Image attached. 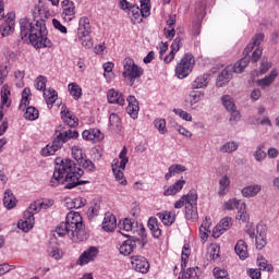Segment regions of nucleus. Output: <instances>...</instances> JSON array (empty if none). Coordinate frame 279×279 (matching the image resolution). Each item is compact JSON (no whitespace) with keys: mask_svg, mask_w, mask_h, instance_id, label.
Listing matches in <instances>:
<instances>
[{"mask_svg":"<svg viewBox=\"0 0 279 279\" xmlns=\"http://www.w3.org/2000/svg\"><path fill=\"white\" fill-rule=\"evenodd\" d=\"M32 22L28 19L20 20V35L22 40L29 38L31 45H34L37 49L46 47L51 49L53 43L47 37L49 31H47V24L45 23L51 16V13L48 10L41 9L40 5H35L32 9Z\"/></svg>","mask_w":279,"mask_h":279,"instance_id":"1","label":"nucleus"},{"mask_svg":"<svg viewBox=\"0 0 279 279\" xmlns=\"http://www.w3.org/2000/svg\"><path fill=\"white\" fill-rule=\"evenodd\" d=\"M84 175V170L75 166V161L71 159H62L58 157L54 160V171L50 180V186L65 184L64 189H75L81 184H88V181L80 180Z\"/></svg>","mask_w":279,"mask_h":279,"instance_id":"2","label":"nucleus"},{"mask_svg":"<svg viewBox=\"0 0 279 279\" xmlns=\"http://www.w3.org/2000/svg\"><path fill=\"white\" fill-rule=\"evenodd\" d=\"M56 233L58 236H64L68 234L74 243L86 241L88 235L82 221V216L77 211H70L66 215L65 222H61L57 229Z\"/></svg>","mask_w":279,"mask_h":279,"instance_id":"3","label":"nucleus"},{"mask_svg":"<svg viewBox=\"0 0 279 279\" xmlns=\"http://www.w3.org/2000/svg\"><path fill=\"white\" fill-rule=\"evenodd\" d=\"M43 208L44 210H47V208H49V204L43 203L40 201L32 203L28 209L24 211L23 219L17 222V228L23 230V232H29V230L34 228V223L36 221L34 218V213H40Z\"/></svg>","mask_w":279,"mask_h":279,"instance_id":"4","label":"nucleus"},{"mask_svg":"<svg viewBox=\"0 0 279 279\" xmlns=\"http://www.w3.org/2000/svg\"><path fill=\"white\" fill-rule=\"evenodd\" d=\"M77 136H80V133H77V131L72 130L59 133V135L52 141V143L48 144L46 147L41 149V156H53L56 151L62 149V145H64V143L71 141V138H77Z\"/></svg>","mask_w":279,"mask_h":279,"instance_id":"5","label":"nucleus"},{"mask_svg":"<svg viewBox=\"0 0 279 279\" xmlns=\"http://www.w3.org/2000/svg\"><path fill=\"white\" fill-rule=\"evenodd\" d=\"M119 159H114L111 163L112 171L114 174V179L121 184L122 186H128V180L125 179V175L123 174V170H125V165L129 162L128 158V148H123L119 155Z\"/></svg>","mask_w":279,"mask_h":279,"instance_id":"6","label":"nucleus"},{"mask_svg":"<svg viewBox=\"0 0 279 279\" xmlns=\"http://www.w3.org/2000/svg\"><path fill=\"white\" fill-rule=\"evenodd\" d=\"M122 76L126 80L128 86H134V83L144 73L143 68L138 66L132 58H125L123 63Z\"/></svg>","mask_w":279,"mask_h":279,"instance_id":"7","label":"nucleus"},{"mask_svg":"<svg viewBox=\"0 0 279 279\" xmlns=\"http://www.w3.org/2000/svg\"><path fill=\"white\" fill-rule=\"evenodd\" d=\"M195 64V58L191 53H185L181 61L177 64L175 75L179 80H184L189 77V74L193 71V65Z\"/></svg>","mask_w":279,"mask_h":279,"instance_id":"8","label":"nucleus"},{"mask_svg":"<svg viewBox=\"0 0 279 279\" xmlns=\"http://www.w3.org/2000/svg\"><path fill=\"white\" fill-rule=\"evenodd\" d=\"M260 56H263V48L258 47L253 51L252 57L246 54L234 63L233 73H243V70L247 68V64H250V60L256 63L258 60H260Z\"/></svg>","mask_w":279,"mask_h":279,"instance_id":"9","label":"nucleus"},{"mask_svg":"<svg viewBox=\"0 0 279 279\" xmlns=\"http://www.w3.org/2000/svg\"><path fill=\"white\" fill-rule=\"evenodd\" d=\"M61 5L63 8L61 19H63L65 23H71V21L75 19V2L71 0H63Z\"/></svg>","mask_w":279,"mask_h":279,"instance_id":"10","label":"nucleus"},{"mask_svg":"<svg viewBox=\"0 0 279 279\" xmlns=\"http://www.w3.org/2000/svg\"><path fill=\"white\" fill-rule=\"evenodd\" d=\"M131 265L140 274H147L149 271V262L141 255H133L131 257Z\"/></svg>","mask_w":279,"mask_h":279,"instance_id":"11","label":"nucleus"},{"mask_svg":"<svg viewBox=\"0 0 279 279\" xmlns=\"http://www.w3.org/2000/svg\"><path fill=\"white\" fill-rule=\"evenodd\" d=\"M97 254H99V248L96 246H90L88 250L82 253V255L78 257L76 264L83 266L88 265V263L95 260L97 258Z\"/></svg>","mask_w":279,"mask_h":279,"instance_id":"12","label":"nucleus"},{"mask_svg":"<svg viewBox=\"0 0 279 279\" xmlns=\"http://www.w3.org/2000/svg\"><path fill=\"white\" fill-rule=\"evenodd\" d=\"M231 227H232V218H230V217L223 218L219 222V225L214 228L213 236L215 239H219V236H221V234H223L226 232V230H228Z\"/></svg>","mask_w":279,"mask_h":279,"instance_id":"13","label":"nucleus"},{"mask_svg":"<svg viewBox=\"0 0 279 279\" xmlns=\"http://www.w3.org/2000/svg\"><path fill=\"white\" fill-rule=\"evenodd\" d=\"M84 141H93L94 143H99V141H104V133L98 129H89L85 130L82 133Z\"/></svg>","mask_w":279,"mask_h":279,"instance_id":"14","label":"nucleus"},{"mask_svg":"<svg viewBox=\"0 0 279 279\" xmlns=\"http://www.w3.org/2000/svg\"><path fill=\"white\" fill-rule=\"evenodd\" d=\"M61 119L69 125V128H76L77 125V118L73 116V112L69 111L66 105L61 107Z\"/></svg>","mask_w":279,"mask_h":279,"instance_id":"15","label":"nucleus"},{"mask_svg":"<svg viewBox=\"0 0 279 279\" xmlns=\"http://www.w3.org/2000/svg\"><path fill=\"white\" fill-rule=\"evenodd\" d=\"M90 20L87 16H83L78 20L77 37L90 36Z\"/></svg>","mask_w":279,"mask_h":279,"instance_id":"16","label":"nucleus"},{"mask_svg":"<svg viewBox=\"0 0 279 279\" xmlns=\"http://www.w3.org/2000/svg\"><path fill=\"white\" fill-rule=\"evenodd\" d=\"M126 101L129 104V106L126 107L128 114H130L132 119H137L138 110H141V108L138 107V100H136V97L134 96H129Z\"/></svg>","mask_w":279,"mask_h":279,"instance_id":"17","label":"nucleus"},{"mask_svg":"<svg viewBox=\"0 0 279 279\" xmlns=\"http://www.w3.org/2000/svg\"><path fill=\"white\" fill-rule=\"evenodd\" d=\"M256 229H257V234H258L255 238L256 247L258 250H263V247H265V245H267V236H266L267 229L263 225H257Z\"/></svg>","mask_w":279,"mask_h":279,"instance_id":"18","label":"nucleus"},{"mask_svg":"<svg viewBox=\"0 0 279 279\" xmlns=\"http://www.w3.org/2000/svg\"><path fill=\"white\" fill-rule=\"evenodd\" d=\"M138 241L140 240L136 238H133L132 240L124 241L119 248L120 254H122V256H130V254L134 252V248L136 247V243Z\"/></svg>","mask_w":279,"mask_h":279,"instance_id":"19","label":"nucleus"},{"mask_svg":"<svg viewBox=\"0 0 279 279\" xmlns=\"http://www.w3.org/2000/svg\"><path fill=\"white\" fill-rule=\"evenodd\" d=\"M118 228L122 236L130 238V232L134 230V223L131 219L125 218L124 220H120V222L118 223Z\"/></svg>","mask_w":279,"mask_h":279,"instance_id":"20","label":"nucleus"},{"mask_svg":"<svg viewBox=\"0 0 279 279\" xmlns=\"http://www.w3.org/2000/svg\"><path fill=\"white\" fill-rule=\"evenodd\" d=\"M260 191H263V185L252 184V185H247V186L243 187L241 193H242L243 197H246L250 199L252 197H256V195H258V193H260Z\"/></svg>","mask_w":279,"mask_h":279,"instance_id":"21","label":"nucleus"},{"mask_svg":"<svg viewBox=\"0 0 279 279\" xmlns=\"http://www.w3.org/2000/svg\"><path fill=\"white\" fill-rule=\"evenodd\" d=\"M107 99H108L109 104H118V106L125 105V98H123V94H121L114 89L108 90Z\"/></svg>","mask_w":279,"mask_h":279,"instance_id":"22","label":"nucleus"},{"mask_svg":"<svg viewBox=\"0 0 279 279\" xmlns=\"http://www.w3.org/2000/svg\"><path fill=\"white\" fill-rule=\"evenodd\" d=\"M114 228H117V218L110 213L106 214L102 221V230L105 232H112Z\"/></svg>","mask_w":279,"mask_h":279,"instance_id":"23","label":"nucleus"},{"mask_svg":"<svg viewBox=\"0 0 279 279\" xmlns=\"http://www.w3.org/2000/svg\"><path fill=\"white\" fill-rule=\"evenodd\" d=\"M234 251L236 256H239V258L241 260H245V258H247V256H250V254L247 253V243H245V241L243 240H239L234 246Z\"/></svg>","mask_w":279,"mask_h":279,"instance_id":"24","label":"nucleus"},{"mask_svg":"<svg viewBox=\"0 0 279 279\" xmlns=\"http://www.w3.org/2000/svg\"><path fill=\"white\" fill-rule=\"evenodd\" d=\"M14 33V20L8 19L0 25V34L3 38Z\"/></svg>","mask_w":279,"mask_h":279,"instance_id":"25","label":"nucleus"},{"mask_svg":"<svg viewBox=\"0 0 279 279\" xmlns=\"http://www.w3.org/2000/svg\"><path fill=\"white\" fill-rule=\"evenodd\" d=\"M223 208L225 210H234V208H236V210H245L246 206L244 202L231 198L223 204Z\"/></svg>","mask_w":279,"mask_h":279,"instance_id":"26","label":"nucleus"},{"mask_svg":"<svg viewBox=\"0 0 279 279\" xmlns=\"http://www.w3.org/2000/svg\"><path fill=\"white\" fill-rule=\"evenodd\" d=\"M232 80V73L228 71V69L222 70V72L218 75L216 80V86L217 88H222V86H226L228 82Z\"/></svg>","mask_w":279,"mask_h":279,"instance_id":"27","label":"nucleus"},{"mask_svg":"<svg viewBox=\"0 0 279 279\" xmlns=\"http://www.w3.org/2000/svg\"><path fill=\"white\" fill-rule=\"evenodd\" d=\"M3 205L8 208V210H12V208L16 206V196H14L12 190H5L3 196Z\"/></svg>","mask_w":279,"mask_h":279,"instance_id":"28","label":"nucleus"},{"mask_svg":"<svg viewBox=\"0 0 279 279\" xmlns=\"http://www.w3.org/2000/svg\"><path fill=\"white\" fill-rule=\"evenodd\" d=\"M184 184H186V181L184 180L177 181L163 192V195H166V197H169L170 195H178V193L184 189Z\"/></svg>","mask_w":279,"mask_h":279,"instance_id":"29","label":"nucleus"},{"mask_svg":"<svg viewBox=\"0 0 279 279\" xmlns=\"http://www.w3.org/2000/svg\"><path fill=\"white\" fill-rule=\"evenodd\" d=\"M148 228L154 236V239H160L162 231L160 230V227L158 226V219L157 218H149L148 219Z\"/></svg>","mask_w":279,"mask_h":279,"instance_id":"30","label":"nucleus"},{"mask_svg":"<svg viewBox=\"0 0 279 279\" xmlns=\"http://www.w3.org/2000/svg\"><path fill=\"white\" fill-rule=\"evenodd\" d=\"M158 219L162 221L163 226H172L175 221V214H171V211H162L157 214Z\"/></svg>","mask_w":279,"mask_h":279,"instance_id":"31","label":"nucleus"},{"mask_svg":"<svg viewBox=\"0 0 279 279\" xmlns=\"http://www.w3.org/2000/svg\"><path fill=\"white\" fill-rule=\"evenodd\" d=\"M276 77H278V72L272 70L268 76L258 80L257 84L260 86V88H267V86H271V83L275 82Z\"/></svg>","mask_w":279,"mask_h":279,"instance_id":"32","label":"nucleus"},{"mask_svg":"<svg viewBox=\"0 0 279 279\" xmlns=\"http://www.w3.org/2000/svg\"><path fill=\"white\" fill-rule=\"evenodd\" d=\"M44 97L46 99V104L48 108H51L56 100L58 99V92L56 89L49 88L44 92Z\"/></svg>","mask_w":279,"mask_h":279,"instance_id":"33","label":"nucleus"},{"mask_svg":"<svg viewBox=\"0 0 279 279\" xmlns=\"http://www.w3.org/2000/svg\"><path fill=\"white\" fill-rule=\"evenodd\" d=\"M239 142H227L225 143L222 146H220L219 151L221 154H234V151H236V149H239Z\"/></svg>","mask_w":279,"mask_h":279,"instance_id":"34","label":"nucleus"},{"mask_svg":"<svg viewBox=\"0 0 279 279\" xmlns=\"http://www.w3.org/2000/svg\"><path fill=\"white\" fill-rule=\"evenodd\" d=\"M265 40V34L263 33H259V34H256L254 37H253V44H250L246 46L245 48V52L246 53H251V51H254V47H260V44Z\"/></svg>","mask_w":279,"mask_h":279,"instance_id":"35","label":"nucleus"},{"mask_svg":"<svg viewBox=\"0 0 279 279\" xmlns=\"http://www.w3.org/2000/svg\"><path fill=\"white\" fill-rule=\"evenodd\" d=\"M221 101L228 112H231L232 110H236V105L234 104L233 97L229 95H225L221 97Z\"/></svg>","mask_w":279,"mask_h":279,"instance_id":"36","label":"nucleus"},{"mask_svg":"<svg viewBox=\"0 0 279 279\" xmlns=\"http://www.w3.org/2000/svg\"><path fill=\"white\" fill-rule=\"evenodd\" d=\"M208 86V74H203L202 76H198L193 83L192 88H206Z\"/></svg>","mask_w":279,"mask_h":279,"instance_id":"37","label":"nucleus"},{"mask_svg":"<svg viewBox=\"0 0 279 279\" xmlns=\"http://www.w3.org/2000/svg\"><path fill=\"white\" fill-rule=\"evenodd\" d=\"M38 117H40V112L38 111V109H36V107H27L26 108L24 118L27 121H36V119H38Z\"/></svg>","mask_w":279,"mask_h":279,"instance_id":"38","label":"nucleus"},{"mask_svg":"<svg viewBox=\"0 0 279 279\" xmlns=\"http://www.w3.org/2000/svg\"><path fill=\"white\" fill-rule=\"evenodd\" d=\"M99 210H101V203L94 201L87 210L88 218L93 219V217H97L99 215Z\"/></svg>","mask_w":279,"mask_h":279,"instance_id":"39","label":"nucleus"},{"mask_svg":"<svg viewBox=\"0 0 279 279\" xmlns=\"http://www.w3.org/2000/svg\"><path fill=\"white\" fill-rule=\"evenodd\" d=\"M154 126L158 130L159 134H167L169 132V130H167V120L162 118L155 119Z\"/></svg>","mask_w":279,"mask_h":279,"instance_id":"40","label":"nucleus"},{"mask_svg":"<svg viewBox=\"0 0 279 279\" xmlns=\"http://www.w3.org/2000/svg\"><path fill=\"white\" fill-rule=\"evenodd\" d=\"M69 93L73 97V99H80L82 97V87L75 83H70L68 85Z\"/></svg>","mask_w":279,"mask_h":279,"instance_id":"41","label":"nucleus"},{"mask_svg":"<svg viewBox=\"0 0 279 279\" xmlns=\"http://www.w3.org/2000/svg\"><path fill=\"white\" fill-rule=\"evenodd\" d=\"M185 217L189 221L197 220V207H195V205H186Z\"/></svg>","mask_w":279,"mask_h":279,"instance_id":"42","label":"nucleus"},{"mask_svg":"<svg viewBox=\"0 0 279 279\" xmlns=\"http://www.w3.org/2000/svg\"><path fill=\"white\" fill-rule=\"evenodd\" d=\"M203 99H204L203 90L192 92L189 96L190 106H195V104H199Z\"/></svg>","mask_w":279,"mask_h":279,"instance_id":"43","label":"nucleus"},{"mask_svg":"<svg viewBox=\"0 0 279 279\" xmlns=\"http://www.w3.org/2000/svg\"><path fill=\"white\" fill-rule=\"evenodd\" d=\"M131 21L133 25H136V23H141L143 21V14H141V9L138 7H131Z\"/></svg>","mask_w":279,"mask_h":279,"instance_id":"44","label":"nucleus"},{"mask_svg":"<svg viewBox=\"0 0 279 279\" xmlns=\"http://www.w3.org/2000/svg\"><path fill=\"white\" fill-rule=\"evenodd\" d=\"M201 272L199 267L189 268L186 271H183L182 278L185 279H199Z\"/></svg>","mask_w":279,"mask_h":279,"instance_id":"45","label":"nucleus"},{"mask_svg":"<svg viewBox=\"0 0 279 279\" xmlns=\"http://www.w3.org/2000/svg\"><path fill=\"white\" fill-rule=\"evenodd\" d=\"M189 256H191V252H189V244L183 246V251L181 254V270L184 271L186 269V263H189Z\"/></svg>","mask_w":279,"mask_h":279,"instance_id":"46","label":"nucleus"},{"mask_svg":"<svg viewBox=\"0 0 279 279\" xmlns=\"http://www.w3.org/2000/svg\"><path fill=\"white\" fill-rule=\"evenodd\" d=\"M105 74L104 77H106L107 82H110L113 77L112 70L114 69V63L107 62L102 65Z\"/></svg>","mask_w":279,"mask_h":279,"instance_id":"47","label":"nucleus"},{"mask_svg":"<svg viewBox=\"0 0 279 279\" xmlns=\"http://www.w3.org/2000/svg\"><path fill=\"white\" fill-rule=\"evenodd\" d=\"M219 252H220V247L217 244H211L208 248V253L207 256L211 259V260H217V258H219Z\"/></svg>","mask_w":279,"mask_h":279,"instance_id":"48","label":"nucleus"},{"mask_svg":"<svg viewBox=\"0 0 279 279\" xmlns=\"http://www.w3.org/2000/svg\"><path fill=\"white\" fill-rule=\"evenodd\" d=\"M72 156L76 160V162H81L83 158L86 156L84 150L80 146L72 147Z\"/></svg>","mask_w":279,"mask_h":279,"instance_id":"49","label":"nucleus"},{"mask_svg":"<svg viewBox=\"0 0 279 279\" xmlns=\"http://www.w3.org/2000/svg\"><path fill=\"white\" fill-rule=\"evenodd\" d=\"M264 147H265V144H259L257 146V150L254 153V158L255 160H257V162H260L265 160V158H267V153L263 150Z\"/></svg>","mask_w":279,"mask_h":279,"instance_id":"50","label":"nucleus"},{"mask_svg":"<svg viewBox=\"0 0 279 279\" xmlns=\"http://www.w3.org/2000/svg\"><path fill=\"white\" fill-rule=\"evenodd\" d=\"M109 123L113 130H119V128H121V118H119V114L117 113H111L109 117Z\"/></svg>","mask_w":279,"mask_h":279,"instance_id":"51","label":"nucleus"},{"mask_svg":"<svg viewBox=\"0 0 279 279\" xmlns=\"http://www.w3.org/2000/svg\"><path fill=\"white\" fill-rule=\"evenodd\" d=\"M78 41L81 43L82 47H85V49H93V38L90 35L78 37Z\"/></svg>","mask_w":279,"mask_h":279,"instance_id":"52","label":"nucleus"},{"mask_svg":"<svg viewBox=\"0 0 279 279\" xmlns=\"http://www.w3.org/2000/svg\"><path fill=\"white\" fill-rule=\"evenodd\" d=\"M214 278L215 279H230V275L228 274V270L216 267V268H214Z\"/></svg>","mask_w":279,"mask_h":279,"instance_id":"53","label":"nucleus"},{"mask_svg":"<svg viewBox=\"0 0 279 279\" xmlns=\"http://www.w3.org/2000/svg\"><path fill=\"white\" fill-rule=\"evenodd\" d=\"M219 195H226V189L228 186H230V179L228 178V175H223L220 181H219Z\"/></svg>","mask_w":279,"mask_h":279,"instance_id":"54","label":"nucleus"},{"mask_svg":"<svg viewBox=\"0 0 279 279\" xmlns=\"http://www.w3.org/2000/svg\"><path fill=\"white\" fill-rule=\"evenodd\" d=\"M35 88L37 90H44V93L47 90V77L45 76H38L35 81Z\"/></svg>","mask_w":279,"mask_h":279,"instance_id":"55","label":"nucleus"},{"mask_svg":"<svg viewBox=\"0 0 279 279\" xmlns=\"http://www.w3.org/2000/svg\"><path fill=\"white\" fill-rule=\"evenodd\" d=\"M185 204H187V206H197V194L195 192H189V194L185 195Z\"/></svg>","mask_w":279,"mask_h":279,"instance_id":"56","label":"nucleus"},{"mask_svg":"<svg viewBox=\"0 0 279 279\" xmlns=\"http://www.w3.org/2000/svg\"><path fill=\"white\" fill-rule=\"evenodd\" d=\"M83 169H86V171H95V163L90 161L86 156L82 159V161L78 163Z\"/></svg>","mask_w":279,"mask_h":279,"instance_id":"57","label":"nucleus"},{"mask_svg":"<svg viewBox=\"0 0 279 279\" xmlns=\"http://www.w3.org/2000/svg\"><path fill=\"white\" fill-rule=\"evenodd\" d=\"M173 112L174 114H177V117H180V119H183V121H193V117L189 112L182 109H173Z\"/></svg>","mask_w":279,"mask_h":279,"instance_id":"58","label":"nucleus"},{"mask_svg":"<svg viewBox=\"0 0 279 279\" xmlns=\"http://www.w3.org/2000/svg\"><path fill=\"white\" fill-rule=\"evenodd\" d=\"M150 10H151V5L149 4V2L141 3L140 12L144 19H147V16H149V14H151Z\"/></svg>","mask_w":279,"mask_h":279,"instance_id":"59","label":"nucleus"},{"mask_svg":"<svg viewBox=\"0 0 279 279\" xmlns=\"http://www.w3.org/2000/svg\"><path fill=\"white\" fill-rule=\"evenodd\" d=\"M8 97H10V89H8V86L3 85L1 88V99L2 104L9 108L10 102L8 101Z\"/></svg>","mask_w":279,"mask_h":279,"instance_id":"60","label":"nucleus"},{"mask_svg":"<svg viewBox=\"0 0 279 279\" xmlns=\"http://www.w3.org/2000/svg\"><path fill=\"white\" fill-rule=\"evenodd\" d=\"M182 40H183L182 37L180 36L175 37L174 40L172 41L170 51L178 53V51H180V48L182 47Z\"/></svg>","mask_w":279,"mask_h":279,"instance_id":"61","label":"nucleus"},{"mask_svg":"<svg viewBox=\"0 0 279 279\" xmlns=\"http://www.w3.org/2000/svg\"><path fill=\"white\" fill-rule=\"evenodd\" d=\"M72 206L70 208H83L86 206V198L77 197L71 202Z\"/></svg>","mask_w":279,"mask_h":279,"instance_id":"62","label":"nucleus"},{"mask_svg":"<svg viewBox=\"0 0 279 279\" xmlns=\"http://www.w3.org/2000/svg\"><path fill=\"white\" fill-rule=\"evenodd\" d=\"M52 25L54 27V29H58V32H60L61 34H68V29L66 26L62 25V23H60V21H58L57 19H52Z\"/></svg>","mask_w":279,"mask_h":279,"instance_id":"63","label":"nucleus"},{"mask_svg":"<svg viewBox=\"0 0 279 279\" xmlns=\"http://www.w3.org/2000/svg\"><path fill=\"white\" fill-rule=\"evenodd\" d=\"M231 117L229 119V121L231 123H239V121H241V112H239V110L236 109H233L231 111H229Z\"/></svg>","mask_w":279,"mask_h":279,"instance_id":"64","label":"nucleus"}]
</instances>
